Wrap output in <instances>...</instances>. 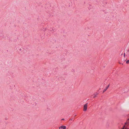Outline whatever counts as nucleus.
Returning <instances> with one entry per match:
<instances>
[{
	"label": "nucleus",
	"mask_w": 129,
	"mask_h": 129,
	"mask_svg": "<svg viewBox=\"0 0 129 129\" xmlns=\"http://www.w3.org/2000/svg\"><path fill=\"white\" fill-rule=\"evenodd\" d=\"M98 93H96V94H94V96H93V98H95L96 97V95H98Z\"/></svg>",
	"instance_id": "nucleus-5"
},
{
	"label": "nucleus",
	"mask_w": 129,
	"mask_h": 129,
	"mask_svg": "<svg viewBox=\"0 0 129 129\" xmlns=\"http://www.w3.org/2000/svg\"><path fill=\"white\" fill-rule=\"evenodd\" d=\"M110 84H109L108 85V86L107 87H106V88L103 91V92L104 93V92L105 91H106V90L109 87V86H110Z\"/></svg>",
	"instance_id": "nucleus-3"
},
{
	"label": "nucleus",
	"mask_w": 129,
	"mask_h": 129,
	"mask_svg": "<svg viewBox=\"0 0 129 129\" xmlns=\"http://www.w3.org/2000/svg\"><path fill=\"white\" fill-rule=\"evenodd\" d=\"M61 127H59V129H61Z\"/></svg>",
	"instance_id": "nucleus-8"
},
{
	"label": "nucleus",
	"mask_w": 129,
	"mask_h": 129,
	"mask_svg": "<svg viewBox=\"0 0 129 129\" xmlns=\"http://www.w3.org/2000/svg\"><path fill=\"white\" fill-rule=\"evenodd\" d=\"M73 120V118L70 119V120Z\"/></svg>",
	"instance_id": "nucleus-7"
},
{
	"label": "nucleus",
	"mask_w": 129,
	"mask_h": 129,
	"mask_svg": "<svg viewBox=\"0 0 129 129\" xmlns=\"http://www.w3.org/2000/svg\"><path fill=\"white\" fill-rule=\"evenodd\" d=\"M62 120H64V119H62Z\"/></svg>",
	"instance_id": "nucleus-10"
},
{
	"label": "nucleus",
	"mask_w": 129,
	"mask_h": 129,
	"mask_svg": "<svg viewBox=\"0 0 129 129\" xmlns=\"http://www.w3.org/2000/svg\"><path fill=\"white\" fill-rule=\"evenodd\" d=\"M128 51H129V50H128Z\"/></svg>",
	"instance_id": "nucleus-11"
},
{
	"label": "nucleus",
	"mask_w": 129,
	"mask_h": 129,
	"mask_svg": "<svg viewBox=\"0 0 129 129\" xmlns=\"http://www.w3.org/2000/svg\"><path fill=\"white\" fill-rule=\"evenodd\" d=\"M87 103L85 104L84 106L83 111H85L87 110Z\"/></svg>",
	"instance_id": "nucleus-1"
},
{
	"label": "nucleus",
	"mask_w": 129,
	"mask_h": 129,
	"mask_svg": "<svg viewBox=\"0 0 129 129\" xmlns=\"http://www.w3.org/2000/svg\"><path fill=\"white\" fill-rule=\"evenodd\" d=\"M125 53H124V57L125 56Z\"/></svg>",
	"instance_id": "nucleus-9"
},
{
	"label": "nucleus",
	"mask_w": 129,
	"mask_h": 129,
	"mask_svg": "<svg viewBox=\"0 0 129 129\" xmlns=\"http://www.w3.org/2000/svg\"><path fill=\"white\" fill-rule=\"evenodd\" d=\"M126 63L127 64H128L129 63V60H128L126 62Z\"/></svg>",
	"instance_id": "nucleus-6"
},
{
	"label": "nucleus",
	"mask_w": 129,
	"mask_h": 129,
	"mask_svg": "<svg viewBox=\"0 0 129 129\" xmlns=\"http://www.w3.org/2000/svg\"><path fill=\"white\" fill-rule=\"evenodd\" d=\"M129 123V118L127 119V121L125 123V124H126L127 123ZM125 127V126H124L123 128H122V129H127L126 128H124Z\"/></svg>",
	"instance_id": "nucleus-2"
},
{
	"label": "nucleus",
	"mask_w": 129,
	"mask_h": 129,
	"mask_svg": "<svg viewBox=\"0 0 129 129\" xmlns=\"http://www.w3.org/2000/svg\"><path fill=\"white\" fill-rule=\"evenodd\" d=\"M61 127L63 129H66V126H61Z\"/></svg>",
	"instance_id": "nucleus-4"
}]
</instances>
